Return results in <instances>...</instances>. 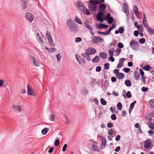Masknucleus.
Wrapping results in <instances>:
<instances>
[{
  "instance_id": "f257e3e1",
  "label": "nucleus",
  "mask_w": 154,
  "mask_h": 154,
  "mask_svg": "<svg viewBox=\"0 0 154 154\" xmlns=\"http://www.w3.org/2000/svg\"><path fill=\"white\" fill-rule=\"evenodd\" d=\"M89 2V3L88 4V7L91 11H95L97 8V5L100 4L98 0H90Z\"/></svg>"
},
{
  "instance_id": "f03ea898",
  "label": "nucleus",
  "mask_w": 154,
  "mask_h": 154,
  "mask_svg": "<svg viewBox=\"0 0 154 154\" xmlns=\"http://www.w3.org/2000/svg\"><path fill=\"white\" fill-rule=\"evenodd\" d=\"M76 5L79 10L84 14L87 15H89L90 14L89 10L85 8L83 3L79 1L77 2Z\"/></svg>"
},
{
  "instance_id": "7ed1b4c3",
  "label": "nucleus",
  "mask_w": 154,
  "mask_h": 154,
  "mask_svg": "<svg viewBox=\"0 0 154 154\" xmlns=\"http://www.w3.org/2000/svg\"><path fill=\"white\" fill-rule=\"evenodd\" d=\"M91 38V42L92 44H97L104 41V40L100 37L97 36H94Z\"/></svg>"
},
{
  "instance_id": "20e7f679",
  "label": "nucleus",
  "mask_w": 154,
  "mask_h": 154,
  "mask_svg": "<svg viewBox=\"0 0 154 154\" xmlns=\"http://www.w3.org/2000/svg\"><path fill=\"white\" fill-rule=\"evenodd\" d=\"M27 94L28 95H31L34 97L37 95L35 90L29 85H27Z\"/></svg>"
},
{
  "instance_id": "39448f33",
  "label": "nucleus",
  "mask_w": 154,
  "mask_h": 154,
  "mask_svg": "<svg viewBox=\"0 0 154 154\" xmlns=\"http://www.w3.org/2000/svg\"><path fill=\"white\" fill-rule=\"evenodd\" d=\"M130 45L131 48L135 51H137L139 48V43L133 40L131 41Z\"/></svg>"
},
{
  "instance_id": "423d86ee",
  "label": "nucleus",
  "mask_w": 154,
  "mask_h": 154,
  "mask_svg": "<svg viewBox=\"0 0 154 154\" xmlns=\"http://www.w3.org/2000/svg\"><path fill=\"white\" fill-rule=\"evenodd\" d=\"M30 57L32 60V65L36 67L39 66V64L38 60L31 55H30Z\"/></svg>"
},
{
  "instance_id": "0eeeda50",
  "label": "nucleus",
  "mask_w": 154,
  "mask_h": 154,
  "mask_svg": "<svg viewBox=\"0 0 154 154\" xmlns=\"http://www.w3.org/2000/svg\"><path fill=\"white\" fill-rule=\"evenodd\" d=\"M96 52V51L94 48H90L87 50L85 51V53L88 55H91L95 54Z\"/></svg>"
},
{
  "instance_id": "6e6552de",
  "label": "nucleus",
  "mask_w": 154,
  "mask_h": 154,
  "mask_svg": "<svg viewBox=\"0 0 154 154\" xmlns=\"http://www.w3.org/2000/svg\"><path fill=\"white\" fill-rule=\"evenodd\" d=\"M122 10L126 15H128L129 14L128 7L126 3H124L123 4Z\"/></svg>"
},
{
  "instance_id": "1a4fd4ad",
  "label": "nucleus",
  "mask_w": 154,
  "mask_h": 154,
  "mask_svg": "<svg viewBox=\"0 0 154 154\" xmlns=\"http://www.w3.org/2000/svg\"><path fill=\"white\" fill-rule=\"evenodd\" d=\"M25 17L30 23L33 21L34 18L32 14L29 13L26 14Z\"/></svg>"
},
{
  "instance_id": "9d476101",
  "label": "nucleus",
  "mask_w": 154,
  "mask_h": 154,
  "mask_svg": "<svg viewBox=\"0 0 154 154\" xmlns=\"http://www.w3.org/2000/svg\"><path fill=\"white\" fill-rule=\"evenodd\" d=\"M84 26H85V27L88 29L90 30V32L91 34L92 35H94V33L92 31L93 29V28L86 22H84Z\"/></svg>"
},
{
  "instance_id": "9b49d317",
  "label": "nucleus",
  "mask_w": 154,
  "mask_h": 154,
  "mask_svg": "<svg viewBox=\"0 0 154 154\" xmlns=\"http://www.w3.org/2000/svg\"><path fill=\"white\" fill-rule=\"evenodd\" d=\"M145 143L144 146L147 148H149L151 147V140L150 139H147L144 142Z\"/></svg>"
},
{
  "instance_id": "f8f14e48",
  "label": "nucleus",
  "mask_w": 154,
  "mask_h": 154,
  "mask_svg": "<svg viewBox=\"0 0 154 154\" xmlns=\"http://www.w3.org/2000/svg\"><path fill=\"white\" fill-rule=\"evenodd\" d=\"M12 109L15 112H20L21 111V107L18 105L14 104L12 106Z\"/></svg>"
},
{
  "instance_id": "ddd939ff",
  "label": "nucleus",
  "mask_w": 154,
  "mask_h": 154,
  "mask_svg": "<svg viewBox=\"0 0 154 154\" xmlns=\"http://www.w3.org/2000/svg\"><path fill=\"white\" fill-rule=\"evenodd\" d=\"M133 11L135 14L136 17L138 18H140V16L138 13V8L136 5H134L133 8Z\"/></svg>"
},
{
  "instance_id": "4468645a",
  "label": "nucleus",
  "mask_w": 154,
  "mask_h": 154,
  "mask_svg": "<svg viewBox=\"0 0 154 154\" xmlns=\"http://www.w3.org/2000/svg\"><path fill=\"white\" fill-rule=\"evenodd\" d=\"M148 126L152 130H154V123L152 122L150 118L148 119Z\"/></svg>"
},
{
  "instance_id": "2eb2a0df",
  "label": "nucleus",
  "mask_w": 154,
  "mask_h": 154,
  "mask_svg": "<svg viewBox=\"0 0 154 154\" xmlns=\"http://www.w3.org/2000/svg\"><path fill=\"white\" fill-rule=\"evenodd\" d=\"M102 138L101 142L102 143L100 145V147L102 148H104L106 146V139L104 137L103 138L102 137H101Z\"/></svg>"
},
{
  "instance_id": "dca6fc26",
  "label": "nucleus",
  "mask_w": 154,
  "mask_h": 154,
  "mask_svg": "<svg viewBox=\"0 0 154 154\" xmlns=\"http://www.w3.org/2000/svg\"><path fill=\"white\" fill-rule=\"evenodd\" d=\"M124 31V29L123 26H121L119 28L118 30L115 31V33L117 34L119 33L122 34L123 33Z\"/></svg>"
},
{
  "instance_id": "f3484780",
  "label": "nucleus",
  "mask_w": 154,
  "mask_h": 154,
  "mask_svg": "<svg viewBox=\"0 0 154 154\" xmlns=\"http://www.w3.org/2000/svg\"><path fill=\"white\" fill-rule=\"evenodd\" d=\"M88 93V91L87 88H82L81 91V94L84 95H87Z\"/></svg>"
},
{
  "instance_id": "a211bd4d",
  "label": "nucleus",
  "mask_w": 154,
  "mask_h": 154,
  "mask_svg": "<svg viewBox=\"0 0 154 154\" xmlns=\"http://www.w3.org/2000/svg\"><path fill=\"white\" fill-rule=\"evenodd\" d=\"M146 29L149 34L151 35H154V29L152 28L149 26Z\"/></svg>"
},
{
  "instance_id": "6ab92c4d",
  "label": "nucleus",
  "mask_w": 154,
  "mask_h": 154,
  "mask_svg": "<svg viewBox=\"0 0 154 154\" xmlns=\"http://www.w3.org/2000/svg\"><path fill=\"white\" fill-rule=\"evenodd\" d=\"M134 75L135 79L136 80H138L140 79V77L138 72L137 71H134Z\"/></svg>"
},
{
  "instance_id": "aec40b11",
  "label": "nucleus",
  "mask_w": 154,
  "mask_h": 154,
  "mask_svg": "<svg viewBox=\"0 0 154 154\" xmlns=\"http://www.w3.org/2000/svg\"><path fill=\"white\" fill-rule=\"evenodd\" d=\"M81 55L82 56L85 57L88 61L91 60V58L89 56V55L87 54L86 53H82Z\"/></svg>"
},
{
  "instance_id": "412c9836",
  "label": "nucleus",
  "mask_w": 154,
  "mask_h": 154,
  "mask_svg": "<svg viewBox=\"0 0 154 154\" xmlns=\"http://www.w3.org/2000/svg\"><path fill=\"white\" fill-rule=\"evenodd\" d=\"M48 36V37L47 38L48 39V42L50 45L51 46H54V45L53 44V41L51 36Z\"/></svg>"
},
{
  "instance_id": "4be33fe9",
  "label": "nucleus",
  "mask_w": 154,
  "mask_h": 154,
  "mask_svg": "<svg viewBox=\"0 0 154 154\" xmlns=\"http://www.w3.org/2000/svg\"><path fill=\"white\" fill-rule=\"evenodd\" d=\"M100 55L103 59H105L107 57V54L105 52H101L100 53Z\"/></svg>"
},
{
  "instance_id": "5701e85b",
  "label": "nucleus",
  "mask_w": 154,
  "mask_h": 154,
  "mask_svg": "<svg viewBox=\"0 0 154 154\" xmlns=\"http://www.w3.org/2000/svg\"><path fill=\"white\" fill-rule=\"evenodd\" d=\"M89 100L92 103L95 102L97 105H98L99 103V102L97 98H91L89 99Z\"/></svg>"
},
{
  "instance_id": "b1692460",
  "label": "nucleus",
  "mask_w": 154,
  "mask_h": 154,
  "mask_svg": "<svg viewBox=\"0 0 154 154\" xmlns=\"http://www.w3.org/2000/svg\"><path fill=\"white\" fill-rule=\"evenodd\" d=\"M116 77L118 79H121L124 77V75L123 73H119L116 75Z\"/></svg>"
},
{
  "instance_id": "393cba45",
  "label": "nucleus",
  "mask_w": 154,
  "mask_h": 154,
  "mask_svg": "<svg viewBox=\"0 0 154 154\" xmlns=\"http://www.w3.org/2000/svg\"><path fill=\"white\" fill-rule=\"evenodd\" d=\"M100 60V58L98 56H96L92 60V62L94 63H98Z\"/></svg>"
},
{
  "instance_id": "a878e982",
  "label": "nucleus",
  "mask_w": 154,
  "mask_h": 154,
  "mask_svg": "<svg viewBox=\"0 0 154 154\" xmlns=\"http://www.w3.org/2000/svg\"><path fill=\"white\" fill-rule=\"evenodd\" d=\"M99 11H103L106 8V6L103 4H101L99 6Z\"/></svg>"
},
{
  "instance_id": "bb28decb",
  "label": "nucleus",
  "mask_w": 154,
  "mask_h": 154,
  "mask_svg": "<svg viewBox=\"0 0 154 154\" xmlns=\"http://www.w3.org/2000/svg\"><path fill=\"white\" fill-rule=\"evenodd\" d=\"M92 146V149L94 151H99V149L98 148L97 146L95 144H93Z\"/></svg>"
},
{
  "instance_id": "cd10ccee",
  "label": "nucleus",
  "mask_w": 154,
  "mask_h": 154,
  "mask_svg": "<svg viewBox=\"0 0 154 154\" xmlns=\"http://www.w3.org/2000/svg\"><path fill=\"white\" fill-rule=\"evenodd\" d=\"M143 26L144 27H146V28L148 27H149V26H148V24L147 23L146 18L143 19Z\"/></svg>"
},
{
  "instance_id": "c85d7f7f",
  "label": "nucleus",
  "mask_w": 154,
  "mask_h": 154,
  "mask_svg": "<svg viewBox=\"0 0 154 154\" xmlns=\"http://www.w3.org/2000/svg\"><path fill=\"white\" fill-rule=\"evenodd\" d=\"M55 118L56 116L54 114H52L50 116L49 119L51 121H54Z\"/></svg>"
},
{
  "instance_id": "c756f323",
  "label": "nucleus",
  "mask_w": 154,
  "mask_h": 154,
  "mask_svg": "<svg viewBox=\"0 0 154 154\" xmlns=\"http://www.w3.org/2000/svg\"><path fill=\"white\" fill-rule=\"evenodd\" d=\"M96 83V79H92L91 82L90 83L91 86L92 87H94Z\"/></svg>"
},
{
  "instance_id": "7c9ffc66",
  "label": "nucleus",
  "mask_w": 154,
  "mask_h": 154,
  "mask_svg": "<svg viewBox=\"0 0 154 154\" xmlns=\"http://www.w3.org/2000/svg\"><path fill=\"white\" fill-rule=\"evenodd\" d=\"M108 25H106L103 23H100L99 24V28H102L104 29H106L108 27Z\"/></svg>"
},
{
  "instance_id": "2f4dec72",
  "label": "nucleus",
  "mask_w": 154,
  "mask_h": 154,
  "mask_svg": "<svg viewBox=\"0 0 154 154\" xmlns=\"http://www.w3.org/2000/svg\"><path fill=\"white\" fill-rule=\"evenodd\" d=\"M114 51V48H112L109 50V56H113V52Z\"/></svg>"
},
{
  "instance_id": "473e14b6",
  "label": "nucleus",
  "mask_w": 154,
  "mask_h": 154,
  "mask_svg": "<svg viewBox=\"0 0 154 154\" xmlns=\"http://www.w3.org/2000/svg\"><path fill=\"white\" fill-rule=\"evenodd\" d=\"M121 52V49L117 48L115 51V55L116 56H119Z\"/></svg>"
},
{
  "instance_id": "72a5a7b5",
  "label": "nucleus",
  "mask_w": 154,
  "mask_h": 154,
  "mask_svg": "<svg viewBox=\"0 0 154 154\" xmlns=\"http://www.w3.org/2000/svg\"><path fill=\"white\" fill-rule=\"evenodd\" d=\"M125 84L128 87L130 86L131 85L130 81L128 80H127L125 81Z\"/></svg>"
},
{
  "instance_id": "f704fd0d",
  "label": "nucleus",
  "mask_w": 154,
  "mask_h": 154,
  "mask_svg": "<svg viewBox=\"0 0 154 154\" xmlns=\"http://www.w3.org/2000/svg\"><path fill=\"white\" fill-rule=\"evenodd\" d=\"M49 129L48 128H45L43 129L42 130V132L43 135L45 134L48 131Z\"/></svg>"
},
{
  "instance_id": "c9c22d12",
  "label": "nucleus",
  "mask_w": 154,
  "mask_h": 154,
  "mask_svg": "<svg viewBox=\"0 0 154 154\" xmlns=\"http://www.w3.org/2000/svg\"><path fill=\"white\" fill-rule=\"evenodd\" d=\"M75 21L77 23L80 24H82V23L81 20L78 18L77 17H75Z\"/></svg>"
},
{
  "instance_id": "e433bc0d",
  "label": "nucleus",
  "mask_w": 154,
  "mask_h": 154,
  "mask_svg": "<svg viewBox=\"0 0 154 154\" xmlns=\"http://www.w3.org/2000/svg\"><path fill=\"white\" fill-rule=\"evenodd\" d=\"M143 69L146 71H149L150 70L151 67L149 66L146 65L144 66L143 67Z\"/></svg>"
},
{
  "instance_id": "4c0bfd02",
  "label": "nucleus",
  "mask_w": 154,
  "mask_h": 154,
  "mask_svg": "<svg viewBox=\"0 0 154 154\" xmlns=\"http://www.w3.org/2000/svg\"><path fill=\"white\" fill-rule=\"evenodd\" d=\"M60 141L58 138H57L54 141V145L55 146H57L59 145Z\"/></svg>"
},
{
  "instance_id": "58836bf2",
  "label": "nucleus",
  "mask_w": 154,
  "mask_h": 154,
  "mask_svg": "<svg viewBox=\"0 0 154 154\" xmlns=\"http://www.w3.org/2000/svg\"><path fill=\"white\" fill-rule=\"evenodd\" d=\"M26 2H23L21 4V6L22 8L23 9H24L26 8L27 6V4Z\"/></svg>"
},
{
  "instance_id": "ea45409f",
  "label": "nucleus",
  "mask_w": 154,
  "mask_h": 154,
  "mask_svg": "<svg viewBox=\"0 0 154 154\" xmlns=\"http://www.w3.org/2000/svg\"><path fill=\"white\" fill-rule=\"evenodd\" d=\"M69 29L71 31L74 32L75 30V26L71 25L69 27Z\"/></svg>"
},
{
  "instance_id": "a19ab883",
  "label": "nucleus",
  "mask_w": 154,
  "mask_h": 154,
  "mask_svg": "<svg viewBox=\"0 0 154 154\" xmlns=\"http://www.w3.org/2000/svg\"><path fill=\"white\" fill-rule=\"evenodd\" d=\"M149 103L152 108H154V99H152L149 101Z\"/></svg>"
},
{
  "instance_id": "79ce46f5",
  "label": "nucleus",
  "mask_w": 154,
  "mask_h": 154,
  "mask_svg": "<svg viewBox=\"0 0 154 154\" xmlns=\"http://www.w3.org/2000/svg\"><path fill=\"white\" fill-rule=\"evenodd\" d=\"M100 101L101 104L103 105H105L106 104V102L104 100L103 98H101L100 99Z\"/></svg>"
},
{
  "instance_id": "37998d69",
  "label": "nucleus",
  "mask_w": 154,
  "mask_h": 154,
  "mask_svg": "<svg viewBox=\"0 0 154 154\" xmlns=\"http://www.w3.org/2000/svg\"><path fill=\"white\" fill-rule=\"evenodd\" d=\"M122 104L120 102L118 103L117 104V109L119 110H121L122 109Z\"/></svg>"
},
{
  "instance_id": "c03bdc74",
  "label": "nucleus",
  "mask_w": 154,
  "mask_h": 154,
  "mask_svg": "<svg viewBox=\"0 0 154 154\" xmlns=\"http://www.w3.org/2000/svg\"><path fill=\"white\" fill-rule=\"evenodd\" d=\"M57 51V49L56 48H49V50L48 51V52L49 53H53L56 51Z\"/></svg>"
},
{
  "instance_id": "a18cd8bd",
  "label": "nucleus",
  "mask_w": 154,
  "mask_h": 154,
  "mask_svg": "<svg viewBox=\"0 0 154 154\" xmlns=\"http://www.w3.org/2000/svg\"><path fill=\"white\" fill-rule=\"evenodd\" d=\"M55 56L57 58V61H60L61 59V55L60 53H58Z\"/></svg>"
},
{
  "instance_id": "49530a36",
  "label": "nucleus",
  "mask_w": 154,
  "mask_h": 154,
  "mask_svg": "<svg viewBox=\"0 0 154 154\" xmlns=\"http://www.w3.org/2000/svg\"><path fill=\"white\" fill-rule=\"evenodd\" d=\"M145 39L144 38H142L139 39V42L140 43L143 44L145 42Z\"/></svg>"
},
{
  "instance_id": "de8ad7c7",
  "label": "nucleus",
  "mask_w": 154,
  "mask_h": 154,
  "mask_svg": "<svg viewBox=\"0 0 154 154\" xmlns=\"http://www.w3.org/2000/svg\"><path fill=\"white\" fill-rule=\"evenodd\" d=\"M126 96L128 98H131V92L130 91H128L126 94Z\"/></svg>"
},
{
  "instance_id": "09e8293b",
  "label": "nucleus",
  "mask_w": 154,
  "mask_h": 154,
  "mask_svg": "<svg viewBox=\"0 0 154 154\" xmlns=\"http://www.w3.org/2000/svg\"><path fill=\"white\" fill-rule=\"evenodd\" d=\"M109 65L108 63H106L104 65V69L108 70L109 68Z\"/></svg>"
},
{
  "instance_id": "8fccbe9b",
  "label": "nucleus",
  "mask_w": 154,
  "mask_h": 154,
  "mask_svg": "<svg viewBox=\"0 0 154 154\" xmlns=\"http://www.w3.org/2000/svg\"><path fill=\"white\" fill-rule=\"evenodd\" d=\"M114 133V131L112 129H109L108 131V134L109 136L112 135Z\"/></svg>"
},
{
  "instance_id": "3c124183",
  "label": "nucleus",
  "mask_w": 154,
  "mask_h": 154,
  "mask_svg": "<svg viewBox=\"0 0 154 154\" xmlns=\"http://www.w3.org/2000/svg\"><path fill=\"white\" fill-rule=\"evenodd\" d=\"M136 103V101L134 100L133 102H132L130 105V107L131 108V109H133L134 107V105Z\"/></svg>"
},
{
  "instance_id": "603ef678",
  "label": "nucleus",
  "mask_w": 154,
  "mask_h": 154,
  "mask_svg": "<svg viewBox=\"0 0 154 154\" xmlns=\"http://www.w3.org/2000/svg\"><path fill=\"white\" fill-rule=\"evenodd\" d=\"M107 20H108V23L109 24H111L112 23L113 20V19L112 17V18H110L108 19Z\"/></svg>"
},
{
  "instance_id": "864d4df0",
  "label": "nucleus",
  "mask_w": 154,
  "mask_h": 154,
  "mask_svg": "<svg viewBox=\"0 0 154 154\" xmlns=\"http://www.w3.org/2000/svg\"><path fill=\"white\" fill-rule=\"evenodd\" d=\"M103 16V14L102 12H99L98 13L97 15V18L102 17Z\"/></svg>"
},
{
  "instance_id": "5fc2aeb1",
  "label": "nucleus",
  "mask_w": 154,
  "mask_h": 154,
  "mask_svg": "<svg viewBox=\"0 0 154 154\" xmlns=\"http://www.w3.org/2000/svg\"><path fill=\"white\" fill-rule=\"evenodd\" d=\"M82 41V39L80 37H77L75 39V41L77 43Z\"/></svg>"
},
{
  "instance_id": "6e6d98bb",
  "label": "nucleus",
  "mask_w": 154,
  "mask_h": 154,
  "mask_svg": "<svg viewBox=\"0 0 154 154\" xmlns=\"http://www.w3.org/2000/svg\"><path fill=\"white\" fill-rule=\"evenodd\" d=\"M67 144H65L63 147V149H62V151H63V152H65V151H66V149L67 148Z\"/></svg>"
},
{
  "instance_id": "4d7b16f0",
  "label": "nucleus",
  "mask_w": 154,
  "mask_h": 154,
  "mask_svg": "<svg viewBox=\"0 0 154 154\" xmlns=\"http://www.w3.org/2000/svg\"><path fill=\"white\" fill-rule=\"evenodd\" d=\"M117 117L115 114H112L111 116V119L113 120H115L116 119Z\"/></svg>"
},
{
  "instance_id": "13d9d810",
  "label": "nucleus",
  "mask_w": 154,
  "mask_h": 154,
  "mask_svg": "<svg viewBox=\"0 0 154 154\" xmlns=\"http://www.w3.org/2000/svg\"><path fill=\"white\" fill-rule=\"evenodd\" d=\"M107 127L108 128H111L113 127V125L110 122H109L107 124Z\"/></svg>"
},
{
  "instance_id": "bf43d9fd",
  "label": "nucleus",
  "mask_w": 154,
  "mask_h": 154,
  "mask_svg": "<svg viewBox=\"0 0 154 154\" xmlns=\"http://www.w3.org/2000/svg\"><path fill=\"white\" fill-rule=\"evenodd\" d=\"M138 30L140 32H142L143 31V27L142 25H140L139 27L137 28Z\"/></svg>"
},
{
  "instance_id": "052dcab7",
  "label": "nucleus",
  "mask_w": 154,
  "mask_h": 154,
  "mask_svg": "<svg viewBox=\"0 0 154 154\" xmlns=\"http://www.w3.org/2000/svg\"><path fill=\"white\" fill-rule=\"evenodd\" d=\"M123 71L126 73L129 72L130 71V69L129 68H125L123 69Z\"/></svg>"
},
{
  "instance_id": "680f3d73",
  "label": "nucleus",
  "mask_w": 154,
  "mask_h": 154,
  "mask_svg": "<svg viewBox=\"0 0 154 154\" xmlns=\"http://www.w3.org/2000/svg\"><path fill=\"white\" fill-rule=\"evenodd\" d=\"M118 47L120 48H122L124 47V45L122 43H119L118 44Z\"/></svg>"
},
{
  "instance_id": "e2e57ef3",
  "label": "nucleus",
  "mask_w": 154,
  "mask_h": 154,
  "mask_svg": "<svg viewBox=\"0 0 154 154\" xmlns=\"http://www.w3.org/2000/svg\"><path fill=\"white\" fill-rule=\"evenodd\" d=\"M141 90L143 92H146L148 90V88L147 87H143L142 88Z\"/></svg>"
},
{
  "instance_id": "0e129e2a",
  "label": "nucleus",
  "mask_w": 154,
  "mask_h": 154,
  "mask_svg": "<svg viewBox=\"0 0 154 154\" xmlns=\"http://www.w3.org/2000/svg\"><path fill=\"white\" fill-rule=\"evenodd\" d=\"M110 18H112V17H111L110 14V13H107L106 17V19H104L106 20H107L108 19Z\"/></svg>"
},
{
  "instance_id": "69168bd1",
  "label": "nucleus",
  "mask_w": 154,
  "mask_h": 154,
  "mask_svg": "<svg viewBox=\"0 0 154 154\" xmlns=\"http://www.w3.org/2000/svg\"><path fill=\"white\" fill-rule=\"evenodd\" d=\"M101 70V67L100 66H98L96 67V71L97 72H99Z\"/></svg>"
},
{
  "instance_id": "338daca9",
  "label": "nucleus",
  "mask_w": 154,
  "mask_h": 154,
  "mask_svg": "<svg viewBox=\"0 0 154 154\" xmlns=\"http://www.w3.org/2000/svg\"><path fill=\"white\" fill-rule=\"evenodd\" d=\"M125 59L124 58H121L120 59L119 62L120 63H121L123 64V62L125 61Z\"/></svg>"
},
{
  "instance_id": "774afa93",
  "label": "nucleus",
  "mask_w": 154,
  "mask_h": 154,
  "mask_svg": "<svg viewBox=\"0 0 154 154\" xmlns=\"http://www.w3.org/2000/svg\"><path fill=\"white\" fill-rule=\"evenodd\" d=\"M121 137L120 135H117L116 137L115 140L117 141H119L120 140Z\"/></svg>"
}]
</instances>
